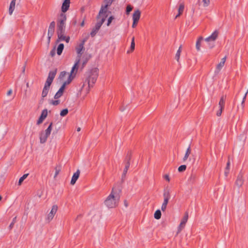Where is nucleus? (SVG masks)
Wrapping results in <instances>:
<instances>
[{
    "mask_svg": "<svg viewBox=\"0 0 248 248\" xmlns=\"http://www.w3.org/2000/svg\"><path fill=\"white\" fill-rule=\"evenodd\" d=\"M164 178L166 180H167L168 181H170V178H169V175L168 174H165L164 176Z\"/></svg>",
    "mask_w": 248,
    "mask_h": 248,
    "instance_id": "nucleus-49",
    "label": "nucleus"
},
{
    "mask_svg": "<svg viewBox=\"0 0 248 248\" xmlns=\"http://www.w3.org/2000/svg\"><path fill=\"white\" fill-rule=\"evenodd\" d=\"M203 40L202 37H200L196 41V47L198 51L200 50V46L202 41Z\"/></svg>",
    "mask_w": 248,
    "mask_h": 248,
    "instance_id": "nucleus-24",
    "label": "nucleus"
},
{
    "mask_svg": "<svg viewBox=\"0 0 248 248\" xmlns=\"http://www.w3.org/2000/svg\"><path fill=\"white\" fill-rule=\"evenodd\" d=\"M60 103L59 100H52L51 104L53 105L56 106Z\"/></svg>",
    "mask_w": 248,
    "mask_h": 248,
    "instance_id": "nucleus-45",
    "label": "nucleus"
},
{
    "mask_svg": "<svg viewBox=\"0 0 248 248\" xmlns=\"http://www.w3.org/2000/svg\"><path fill=\"white\" fill-rule=\"evenodd\" d=\"M80 174V171L79 170H78L76 172L74 173L73 175V176L72 177L71 180V185H74L78 179L79 177Z\"/></svg>",
    "mask_w": 248,
    "mask_h": 248,
    "instance_id": "nucleus-13",
    "label": "nucleus"
},
{
    "mask_svg": "<svg viewBox=\"0 0 248 248\" xmlns=\"http://www.w3.org/2000/svg\"><path fill=\"white\" fill-rule=\"evenodd\" d=\"M245 101V100H242V101L241 102V106H242L243 108L244 107Z\"/></svg>",
    "mask_w": 248,
    "mask_h": 248,
    "instance_id": "nucleus-56",
    "label": "nucleus"
},
{
    "mask_svg": "<svg viewBox=\"0 0 248 248\" xmlns=\"http://www.w3.org/2000/svg\"><path fill=\"white\" fill-rule=\"evenodd\" d=\"M164 199H167V200H169L170 198V192L168 190H165L163 193Z\"/></svg>",
    "mask_w": 248,
    "mask_h": 248,
    "instance_id": "nucleus-29",
    "label": "nucleus"
},
{
    "mask_svg": "<svg viewBox=\"0 0 248 248\" xmlns=\"http://www.w3.org/2000/svg\"><path fill=\"white\" fill-rule=\"evenodd\" d=\"M52 123H51L49 125V126H48V127L47 128V129L44 132V133H46V135H48V136L50 135V134L51 133V131L52 130Z\"/></svg>",
    "mask_w": 248,
    "mask_h": 248,
    "instance_id": "nucleus-30",
    "label": "nucleus"
},
{
    "mask_svg": "<svg viewBox=\"0 0 248 248\" xmlns=\"http://www.w3.org/2000/svg\"><path fill=\"white\" fill-rule=\"evenodd\" d=\"M181 14H180V13H178V14H177V15H176V16H175V18H177L178 16H179L181 15Z\"/></svg>",
    "mask_w": 248,
    "mask_h": 248,
    "instance_id": "nucleus-58",
    "label": "nucleus"
},
{
    "mask_svg": "<svg viewBox=\"0 0 248 248\" xmlns=\"http://www.w3.org/2000/svg\"><path fill=\"white\" fill-rule=\"evenodd\" d=\"M225 105V98L224 96H222L220 99L219 102V108H224Z\"/></svg>",
    "mask_w": 248,
    "mask_h": 248,
    "instance_id": "nucleus-33",
    "label": "nucleus"
},
{
    "mask_svg": "<svg viewBox=\"0 0 248 248\" xmlns=\"http://www.w3.org/2000/svg\"><path fill=\"white\" fill-rule=\"evenodd\" d=\"M49 136L46 135L44 131H42L40 134V140L41 143H45Z\"/></svg>",
    "mask_w": 248,
    "mask_h": 248,
    "instance_id": "nucleus-18",
    "label": "nucleus"
},
{
    "mask_svg": "<svg viewBox=\"0 0 248 248\" xmlns=\"http://www.w3.org/2000/svg\"><path fill=\"white\" fill-rule=\"evenodd\" d=\"M16 217L14 218H13L12 222L11 223V224L9 225V228L10 229H11L13 227L14 224L16 222Z\"/></svg>",
    "mask_w": 248,
    "mask_h": 248,
    "instance_id": "nucleus-41",
    "label": "nucleus"
},
{
    "mask_svg": "<svg viewBox=\"0 0 248 248\" xmlns=\"http://www.w3.org/2000/svg\"><path fill=\"white\" fill-rule=\"evenodd\" d=\"M186 166L185 165H182L179 167L178 170L179 172H182L186 170Z\"/></svg>",
    "mask_w": 248,
    "mask_h": 248,
    "instance_id": "nucleus-37",
    "label": "nucleus"
},
{
    "mask_svg": "<svg viewBox=\"0 0 248 248\" xmlns=\"http://www.w3.org/2000/svg\"><path fill=\"white\" fill-rule=\"evenodd\" d=\"M120 110H121V111H124V108H121Z\"/></svg>",
    "mask_w": 248,
    "mask_h": 248,
    "instance_id": "nucleus-63",
    "label": "nucleus"
},
{
    "mask_svg": "<svg viewBox=\"0 0 248 248\" xmlns=\"http://www.w3.org/2000/svg\"><path fill=\"white\" fill-rule=\"evenodd\" d=\"M55 53H56L55 49V48H54L53 49H52L50 51V55L52 57H53V56L55 55Z\"/></svg>",
    "mask_w": 248,
    "mask_h": 248,
    "instance_id": "nucleus-47",
    "label": "nucleus"
},
{
    "mask_svg": "<svg viewBox=\"0 0 248 248\" xmlns=\"http://www.w3.org/2000/svg\"><path fill=\"white\" fill-rule=\"evenodd\" d=\"M64 48V45L63 44H60L59 45L57 49V53L58 55H61Z\"/></svg>",
    "mask_w": 248,
    "mask_h": 248,
    "instance_id": "nucleus-23",
    "label": "nucleus"
},
{
    "mask_svg": "<svg viewBox=\"0 0 248 248\" xmlns=\"http://www.w3.org/2000/svg\"><path fill=\"white\" fill-rule=\"evenodd\" d=\"M191 153V149H190V145L188 146V147L187 148L185 156L183 158V161H186L188 157L190 154Z\"/></svg>",
    "mask_w": 248,
    "mask_h": 248,
    "instance_id": "nucleus-25",
    "label": "nucleus"
},
{
    "mask_svg": "<svg viewBox=\"0 0 248 248\" xmlns=\"http://www.w3.org/2000/svg\"><path fill=\"white\" fill-rule=\"evenodd\" d=\"M181 46H180L179 48V49H178L177 52H176V54L175 55V59L176 60H177V61H179V58H180V54H181Z\"/></svg>",
    "mask_w": 248,
    "mask_h": 248,
    "instance_id": "nucleus-35",
    "label": "nucleus"
},
{
    "mask_svg": "<svg viewBox=\"0 0 248 248\" xmlns=\"http://www.w3.org/2000/svg\"><path fill=\"white\" fill-rule=\"evenodd\" d=\"M130 156H127L126 157V159L128 160V161H127V162L125 166V168L124 170L123 173L122 174V177H124L125 176V175L127 172V170H128V168H129V166H130L129 160H130Z\"/></svg>",
    "mask_w": 248,
    "mask_h": 248,
    "instance_id": "nucleus-19",
    "label": "nucleus"
},
{
    "mask_svg": "<svg viewBox=\"0 0 248 248\" xmlns=\"http://www.w3.org/2000/svg\"><path fill=\"white\" fill-rule=\"evenodd\" d=\"M55 22L54 21H52L49 26V28H48V30L47 35H48V41H50V38L52 36V35L54 33V30H55Z\"/></svg>",
    "mask_w": 248,
    "mask_h": 248,
    "instance_id": "nucleus-8",
    "label": "nucleus"
},
{
    "mask_svg": "<svg viewBox=\"0 0 248 248\" xmlns=\"http://www.w3.org/2000/svg\"><path fill=\"white\" fill-rule=\"evenodd\" d=\"M84 25V21L83 20L80 24V26L83 27Z\"/></svg>",
    "mask_w": 248,
    "mask_h": 248,
    "instance_id": "nucleus-59",
    "label": "nucleus"
},
{
    "mask_svg": "<svg viewBox=\"0 0 248 248\" xmlns=\"http://www.w3.org/2000/svg\"><path fill=\"white\" fill-rule=\"evenodd\" d=\"M57 73V69H55L53 70L49 71L47 78H50L52 79H54Z\"/></svg>",
    "mask_w": 248,
    "mask_h": 248,
    "instance_id": "nucleus-22",
    "label": "nucleus"
},
{
    "mask_svg": "<svg viewBox=\"0 0 248 248\" xmlns=\"http://www.w3.org/2000/svg\"><path fill=\"white\" fill-rule=\"evenodd\" d=\"M16 0H12L10 3L9 8V14L11 15L15 9Z\"/></svg>",
    "mask_w": 248,
    "mask_h": 248,
    "instance_id": "nucleus-20",
    "label": "nucleus"
},
{
    "mask_svg": "<svg viewBox=\"0 0 248 248\" xmlns=\"http://www.w3.org/2000/svg\"><path fill=\"white\" fill-rule=\"evenodd\" d=\"M28 175H29L28 173L25 174L19 178V181H18V185H20L21 184L22 182L27 177Z\"/></svg>",
    "mask_w": 248,
    "mask_h": 248,
    "instance_id": "nucleus-34",
    "label": "nucleus"
},
{
    "mask_svg": "<svg viewBox=\"0 0 248 248\" xmlns=\"http://www.w3.org/2000/svg\"><path fill=\"white\" fill-rule=\"evenodd\" d=\"M77 131H80V127H78V128H77Z\"/></svg>",
    "mask_w": 248,
    "mask_h": 248,
    "instance_id": "nucleus-64",
    "label": "nucleus"
},
{
    "mask_svg": "<svg viewBox=\"0 0 248 248\" xmlns=\"http://www.w3.org/2000/svg\"><path fill=\"white\" fill-rule=\"evenodd\" d=\"M49 89L46 88V87L43 88V91L42 93V97L43 98L45 97L47 95V94L48 93Z\"/></svg>",
    "mask_w": 248,
    "mask_h": 248,
    "instance_id": "nucleus-32",
    "label": "nucleus"
},
{
    "mask_svg": "<svg viewBox=\"0 0 248 248\" xmlns=\"http://www.w3.org/2000/svg\"><path fill=\"white\" fill-rule=\"evenodd\" d=\"M67 74H68L65 71L61 72L59 75V78L63 79L66 76V75Z\"/></svg>",
    "mask_w": 248,
    "mask_h": 248,
    "instance_id": "nucleus-38",
    "label": "nucleus"
},
{
    "mask_svg": "<svg viewBox=\"0 0 248 248\" xmlns=\"http://www.w3.org/2000/svg\"><path fill=\"white\" fill-rule=\"evenodd\" d=\"M114 18V16H111L108 17V19L107 23V26H109L110 25L112 20H113Z\"/></svg>",
    "mask_w": 248,
    "mask_h": 248,
    "instance_id": "nucleus-39",
    "label": "nucleus"
},
{
    "mask_svg": "<svg viewBox=\"0 0 248 248\" xmlns=\"http://www.w3.org/2000/svg\"><path fill=\"white\" fill-rule=\"evenodd\" d=\"M243 184V179L242 177V175L241 174H239L237 178V179L235 182V185L238 187H240L242 186Z\"/></svg>",
    "mask_w": 248,
    "mask_h": 248,
    "instance_id": "nucleus-16",
    "label": "nucleus"
},
{
    "mask_svg": "<svg viewBox=\"0 0 248 248\" xmlns=\"http://www.w3.org/2000/svg\"><path fill=\"white\" fill-rule=\"evenodd\" d=\"M51 84L50 82H48L46 81L44 87H46V88L49 89V87H50V86L51 85Z\"/></svg>",
    "mask_w": 248,
    "mask_h": 248,
    "instance_id": "nucleus-48",
    "label": "nucleus"
},
{
    "mask_svg": "<svg viewBox=\"0 0 248 248\" xmlns=\"http://www.w3.org/2000/svg\"><path fill=\"white\" fill-rule=\"evenodd\" d=\"M85 41H83L82 43H81L78 47L77 48V52L78 53V56L76 58V60L75 62V63L77 62V60L78 59H79V61H80V58H81V55L82 54V51L84 48V44Z\"/></svg>",
    "mask_w": 248,
    "mask_h": 248,
    "instance_id": "nucleus-9",
    "label": "nucleus"
},
{
    "mask_svg": "<svg viewBox=\"0 0 248 248\" xmlns=\"http://www.w3.org/2000/svg\"><path fill=\"white\" fill-rule=\"evenodd\" d=\"M108 9H107L106 10H104V11L101 14H100V11L99 12L98 15L97 16V19L100 20L102 19L103 18L104 19V21L106 20L107 17L108 16L107 13Z\"/></svg>",
    "mask_w": 248,
    "mask_h": 248,
    "instance_id": "nucleus-14",
    "label": "nucleus"
},
{
    "mask_svg": "<svg viewBox=\"0 0 248 248\" xmlns=\"http://www.w3.org/2000/svg\"><path fill=\"white\" fill-rule=\"evenodd\" d=\"M113 1L114 0H105L104 2L105 4L101 6L100 10V14H101L104 10H106L107 9H108V7L111 5Z\"/></svg>",
    "mask_w": 248,
    "mask_h": 248,
    "instance_id": "nucleus-11",
    "label": "nucleus"
},
{
    "mask_svg": "<svg viewBox=\"0 0 248 248\" xmlns=\"http://www.w3.org/2000/svg\"><path fill=\"white\" fill-rule=\"evenodd\" d=\"M69 40L70 37L69 36H66L64 41H65L66 43H68L69 42Z\"/></svg>",
    "mask_w": 248,
    "mask_h": 248,
    "instance_id": "nucleus-52",
    "label": "nucleus"
},
{
    "mask_svg": "<svg viewBox=\"0 0 248 248\" xmlns=\"http://www.w3.org/2000/svg\"><path fill=\"white\" fill-rule=\"evenodd\" d=\"M161 212L159 209L157 210L154 214V217L156 219H159L161 218Z\"/></svg>",
    "mask_w": 248,
    "mask_h": 248,
    "instance_id": "nucleus-28",
    "label": "nucleus"
},
{
    "mask_svg": "<svg viewBox=\"0 0 248 248\" xmlns=\"http://www.w3.org/2000/svg\"><path fill=\"white\" fill-rule=\"evenodd\" d=\"M218 32L217 30L215 31L209 36L205 39V41L208 43V46L212 48L214 46V42L217 38Z\"/></svg>",
    "mask_w": 248,
    "mask_h": 248,
    "instance_id": "nucleus-5",
    "label": "nucleus"
},
{
    "mask_svg": "<svg viewBox=\"0 0 248 248\" xmlns=\"http://www.w3.org/2000/svg\"><path fill=\"white\" fill-rule=\"evenodd\" d=\"M196 179V176L194 174H192L189 177L188 181L189 184H193L194 183Z\"/></svg>",
    "mask_w": 248,
    "mask_h": 248,
    "instance_id": "nucleus-27",
    "label": "nucleus"
},
{
    "mask_svg": "<svg viewBox=\"0 0 248 248\" xmlns=\"http://www.w3.org/2000/svg\"><path fill=\"white\" fill-rule=\"evenodd\" d=\"M248 93V91H247V92L245 94V95H244V97H243V100H246V98L247 95Z\"/></svg>",
    "mask_w": 248,
    "mask_h": 248,
    "instance_id": "nucleus-55",
    "label": "nucleus"
},
{
    "mask_svg": "<svg viewBox=\"0 0 248 248\" xmlns=\"http://www.w3.org/2000/svg\"><path fill=\"white\" fill-rule=\"evenodd\" d=\"M188 219V215L187 214H186L185 216L184 217L183 219L182 220L181 223L179 226V230H181L182 228H183L185 226V224L187 221Z\"/></svg>",
    "mask_w": 248,
    "mask_h": 248,
    "instance_id": "nucleus-21",
    "label": "nucleus"
},
{
    "mask_svg": "<svg viewBox=\"0 0 248 248\" xmlns=\"http://www.w3.org/2000/svg\"><path fill=\"white\" fill-rule=\"evenodd\" d=\"M58 35L57 42L63 41L65 40L66 36L64 35L65 31H57Z\"/></svg>",
    "mask_w": 248,
    "mask_h": 248,
    "instance_id": "nucleus-17",
    "label": "nucleus"
},
{
    "mask_svg": "<svg viewBox=\"0 0 248 248\" xmlns=\"http://www.w3.org/2000/svg\"><path fill=\"white\" fill-rule=\"evenodd\" d=\"M70 0H64L62 3V11L64 13L66 12L69 9L70 6Z\"/></svg>",
    "mask_w": 248,
    "mask_h": 248,
    "instance_id": "nucleus-12",
    "label": "nucleus"
},
{
    "mask_svg": "<svg viewBox=\"0 0 248 248\" xmlns=\"http://www.w3.org/2000/svg\"><path fill=\"white\" fill-rule=\"evenodd\" d=\"M12 93V90L11 89L9 90L7 93V95H10Z\"/></svg>",
    "mask_w": 248,
    "mask_h": 248,
    "instance_id": "nucleus-54",
    "label": "nucleus"
},
{
    "mask_svg": "<svg viewBox=\"0 0 248 248\" xmlns=\"http://www.w3.org/2000/svg\"><path fill=\"white\" fill-rule=\"evenodd\" d=\"M140 12L139 10L135 11L133 15V20L134 21V23H137L140 19Z\"/></svg>",
    "mask_w": 248,
    "mask_h": 248,
    "instance_id": "nucleus-15",
    "label": "nucleus"
},
{
    "mask_svg": "<svg viewBox=\"0 0 248 248\" xmlns=\"http://www.w3.org/2000/svg\"><path fill=\"white\" fill-rule=\"evenodd\" d=\"M58 173H59V171L56 170L55 172V176H54L55 177L58 175Z\"/></svg>",
    "mask_w": 248,
    "mask_h": 248,
    "instance_id": "nucleus-61",
    "label": "nucleus"
},
{
    "mask_svg": "<svg viewBox=\"0 0 248 248\" xmlns=\"http://www.w3.org/2000/svg\"><path fill=\"white\" fill-rule=\"evenodd\" d=\"M203 6L207 7L210 3V0H203Z\"/></svg>",
    "mask_w": 248,
    "mask_h": 248,
    "instance_id": "nucleus-44",
    "label": "nucleus"
},
{
    "mask_svg": "<svg viewBox=\"0 0 248 248\" xmlns=\"http://www.w3.org/2000/svg\"><path fill=\"white\" fill-rule=\"evenodd\" d=\"M224 64L220 62L217 66V70L219 71L224 66Z\"/></svg>",
    "mask_w": 248,
    "mask_h": 248,
    "instance_id": "nucleus-42",
    "label": "nucleus"
},
{
    "mask_svg": "<svg viewBox=\"0 0 248 248\" xmlns=\"http://www.w3.org/2000/svg\"><path fill=\"white\" fill-rule=\"evenodd\" d=\"M79 63V59H78L76 63H75L74 65L72 68V69L70 72V74L69 75L68 78L66 81H65L62 85L60 89L58 90V91L56 93V94L54 95V98L55 99H58L60 97H61L63 94V91L64 90V88L65 87V86L67 84H69L72 80L74 79L75 78L77 72L78 71V65Z\"/></svg>",
    "mask_w": 248,
    "mask_h": 248,
    "instance_id": "nucleus-1",
    "label": "nucleus"
},
{
    "mask_svg": "<svg viewBox=\"0 0 248 248\" xmlns=\"http://www.w3.org/2000/svg\"><path fill=\"white\" fill-rule=\"evenodd\" d=\"M230 164V162H228L227 163V167H226V169L227 170L229 169V167Z\"/></svg>",
    "mask_w": 248,
    "mask_h": 248,
    "instance_id": "nucleus-57",
    "label": "nucleus"
},
{
    "mask_svg": "<svg viewBox=\"0 0 248 248\" xmlns=\"http://www.w3.org/2000/svg\"><path fill=\"white\" fill-rule=\"evenodd\" d=\"M68 110L67 108L62 109L60 112V115L62 117L65 116L67 114Z\"/></svg>",
    "mask_w": 248,
    "mask_h": 248,
    "instance_id": "nucleus-36",
    "label": "nucleus"
},
{
    "mask_svg": "<svg viewBox=\"0 0 248 248\" xmlns=\"http://www.w3.org/2000/svg\"><path fill=\"white\" fill-rule=\"evenodd\" d=\"M119 201V196L114 195L113 191L107 197L104 201L105 205L108 208H112L116 207Z\"/></svg>",
    "mask_w": 248,
    "mask_h": 248,
    "instance_id": "nucleus-2",
    "label": "nucleus"
},
{
    "mask_svg": "<svg viewBox=\"0 0 248 248\" xmlns=\"http://www.w3.org/2000/svg\"><path fill=\"white\" fill-rule=\"evenodd\" d=\"M53 80L51 79L50 78H47L46 81L48 82H50L51 84L52 82H53Z\"/></svg>",
    "mask_w": 248,
    "mask_h": 248,
    "instance_id": "nucleus-53",
    "label": "nucleus"
},
{
    "mask_svg": "<svg viewBox=\"0 0 248 248\" xmlns=\"http://www.w3.org/2000/svg\"><path fill=\"white\" fill-rule=\"evenodd\" d=\"M169 200H167V199H164L163 202L161 206V210L163 211H165L166 209L167 204L168 203Z\"/></svg>",
    "mask_w": 248,
    "mask_h": 248,
    "instance_id": "nucleus-31",
    "label": "nucleus"
},
{
    "mask_svg": "<svg viewBox=\"0 0 248 248\" xmlns=\"http://www.w3.org/2000/svg\"><path fill=\"white\" fill-rule=\"evenodd\" d=\"M184 10V5L183 4H181L178 8V13L182 14Z\"/></svg>",
    "mask_w": 248,
    "mask_h": 248,
    "instance_id": "nucleus-40",
    "label": "nucleus"
},
{
    "mask_svg": "<svg viewBox=\"0 0 248 248\" xmlns=\"http://www.w3.org/2000/svg\"><path fill=\"white\" fill-rule=\"evenodd\" d=\"M86 61L83 62L82 63V67H83L84 66V65L86 64Z\"/></svg>",
    "mask_w": 248,
    "mask_h": 248,
    "instance_id": "nucleus-62",
    "label": "nucleus"
},
{
    "mask_svg": "<svg viewBox=\"0 0 248 248\" xmlns=\"http://www.w3.org/2000/svg\"><path fill=\"white\" fill-rule=\"evenodd\" d=\"M66 21V15L64 13H61L58 19L57 31H65Z\"/></svg>",
    "mask_w": 248,
    "mask_h": 248,
    "instance_id": "nucleus-4",
    "label": "nucleus"
},
{
    "mask_svg": "<svg viewBox=\"0 0 248 248\" xmlns=\"http://www.w3.org/2000/svg\"><path fill=\"white\" fill-rule=\"evenodd\" d=\"M47 109H44L42 110L41 112V114L37 122V124L39 125L41 124L43 121L45 119V118L47 117Z\"/></svg>",
    "mask_w": 248,
    "mask_h": 248,
    "instance_id": "nucleus-10",
    "label": "nucleus"
},
{
    "mask_svg": "<svg viewBox=\"0 0 248 248\" xmlns=\"http://www.w3.org/2000/svg\"><path fill=\"white\" fill-rule=\"evenodd\" d=\"M58 210V207L57 205H53L50 213L48 214L46 220L47 222H50L54 217V215L56 213Z\"/></svg>",
    "mask_w": 248,
    "mask_h": 248,
    "instance_id": "nucleus-7",
    "label": "nucleus"
},
{
    "mask_svg": "<svg viewBox=\"0 0 248 248\" xmlns=\"http://www.w3.org/2000/svg\"><path fill=\"white\" fill-rule=\"evenodd\" d=\"M132 7L130 5H128L126 7V14H129V13L132 11Z\"/></svg>",
    "mask_w": 248,
    "mask_h": 248,
    "instance_id": "nucleus-43",
    "label": "nucleus"
},
{
    "mask_svg": "<svg viewBox=\"0 0 248 248\" xmlns=\"http://www.w3.org/2000/svg\"><path fill=\"white\" fill-rule=\"evenodd\" d=\"M98 76V69L97 68H93L90 70L88 74V78L86 79L89 87L93 86L96 81Z\"/></svg>",
    "mask_w": 248,
    "mask_h": 248,
    "instance_id": "nucleus-3",
    "label": "nucleus"
},
{
    "mask_svg": "<svg viewBox=\"0 0 248 248\" xmlns=\"http://www.w3.org/2000/svg\"><path fill=\"white\" fill-rule=\"evenodd\" d=\"M226 57L225 56L224 57H223L222 59H221V61L220 62H221V63H223L224 64L225 62V61H226Z\"/></svg>",
    "mask_w": 248,
    "mask_h": 248,
    "instance_id": "nucleus-51",
    "label": "nucleus"
},
{
    "mask_svg": "<svg viewBox=\"0 0 248 248\" xmlns=\"http://www.w3.org/2000/svg\"><path fill=\"white\" fill-rule=\"evenodd\" d=\"M226 57L225 56L224 57H223L222 59H221V61L220 62H221V63H223L224 64L225 62V61H226Z\"/></svg>",
    "mask_w": 248,
    "mask_h": 248,
    "instance_id": "nucleus-50",
    "label": "nucleus"
},
{
    "mask_svg": "<svg viewBox=\"0 0 248 248\" xmlns=\"http://www.w3.org/2000/svg\"><path fill=\"white\" fill-rule=\"evenodd\" d=\"M104 22V19L103 18L97 22L95 27L93 28L92 31L90 33V35L92 37H94L96 35Z\"/></svg>",
    "mask_w": 248,
    "mask_h": 248,
    "instance_id": "nucleus-6",
    "label": "nucleus"
},
{
    "mask_svg": "<svg viewBox=\"0 0 248 248\" xmlns=\"http://www.w3.org/2000/svg\"><path fill=\"white\" fill-rule=\"evenodd\" d=\"M135 41H134V37H132V40H131V45H130V50H128L127 51V53H129L131 52H132V51H133L135 49Z\"/></svg>",
    "mask_w": 248,
    "mask_h": 248,
    "instance_id": "nucleus-26",
    "label": "nucleus"
},
{
    "mask_svg": "<svg viewBox=\"0 0 248 248\" xmlns=\"http://www.w3.org/2000/svg\"><path fill=\"white\" fill-rule=\"evenodd\" d=\"M223 109V108H219V109L217 112V116H220L221 115Z\"/></svg>",
    "mask_w": 248,
    "mask_h": 248,
    "instance_id": "nucleus-46",
    "label": "nucleus"
},
{
    "mask_svg": "<svg viewBox=\"0 0 248 248\" xmlns=\"http://www.w3.org/2000/svg\"><path fill=\"white\" fill-rule=\"evenodd\" d=\"M136 24L137 23H134V21H133V24H132V27L133 28H135V27L136 26Z\"/></svg>",
    "mask_w": 248,
    "mask_h": 248,
    "instance_id": "nucleus-60",
    "label": "nucleus"
}]
</instances>
